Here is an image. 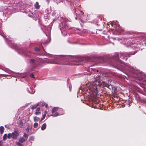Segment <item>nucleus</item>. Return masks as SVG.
<instances>
[{"label":"nucleus","instance_id":"f257e3e1","mask_svg":"<svg viewBox=\"0 0 146 146\" xmlns=\"http://www.w3.org/2000/svg\"><path fill=\"white\" fill-rule=\"evenodd\" d=\"M100 81L99 79L95 80L92 83H88L86 85V90L88 93V95L91 97H94L97 94V87L99 86L100 85Z\"/></svg>","mask_w":146,"mask_h":146},{"label":"nucleus","instance_id":"f03ea898","mask_svg":"<svg viewBox=\"0 0 146 146\" xmlns=\"http://www.w3.org/2000/svg\"><path fill=\"white\" fill-rule=\"evenodd\" d=\"M68 58V56H58L57 57V59L56 61L53 62H52L53 64H68V63L67 62H63L62 61H67V59Z\"/></svg>","mask_w":146,"mask_h":146},{"label":"nucleus","instance_id":"7ed1b4c3","mask_svg":"<svg viewBox=\"0 0 146 146\" xmlns=\"http://www.w3.org/2000/svg\"><path fill=\"white\" fill-rule=\"evenodd\" d=\"M63 110L62 109H59L57 107H54L52 110V114L49 116H52L54 117H56L58 115L62 114L63 113H60V111H62Z\"/></svg>","mask_w":146,"mask_h":146},{"label":"nucleus","instance_id":"20e7f679","mask_svg":"<svg viewBox=\"0 0 146 146\" xmlns=\"http://www.w3.org/2000/svg\"><path fill=\"white\" fill-rule=\"evenodd\" d=\"M19 134L17 132H14L12 133H9L8 135V138L9 139L12 138L13 139H16Z\"/></svg>","mask_w":146,"mask_h":146},{"label":"nucleus","instance_id":"39448f33","mask_svg":"<svg viewBox=\"0 0 146 146\" xmlns=\"http://www.w3.org/2000/svg\"><path fill=\"white\" fill-rule=\"evenodd\" d=\"M100 83H101L100 84H101L103 86H106L109 89H110V86L109 85V84H107V83L105 82H102V83H101V82H100Z\"/></svg>","mask_w":146,"mask_h":146},{"label":"nucleus","instance_id":"423d86ee","mask_svg":"<svg viewBox=\"0 0 146 146\" xmlns=\"http://www.w3.org/2000/svg\"><path fill=\"white\" fill-rule=\"evenodd\" d=\"M41 113L40 111V107H38L36 110V112L35 113V114L36 115H38Z\"/></svg>","mask_w":146,"mask_h":146},{"label":"nucleus","instance_id":"0eeeda50","mask_svg":"<svg viewBox=\"0 0 146 146\" xmlns=\"http://www.w3.org/2000/svg\"><path fill=\"white\" fill-rule=\"evenodd\" d=\"M35 8L38 9L40 8V5H39L38 3L37 2L35 5Z\"/></svg>","mask_w":146,"mask_h":146},{"label":"nucleus","instance_id":"6e6552de","mask_svg":"<svg viewBox=\"0 0 146 146\" xmlns=\"http://www.w3.org/2000/svg\"><path fill=\"white\" fill-rule=\"evenodd\" d=\"M46 123H44L42 125V126L41 127V129L42 130H44L46 129Z\"/></svg>","mask_w":146,"mask_h":146},{"label":"nucleus","instance_id":"1a4fd4ad","mask_svg":"<svg viewBox=\"0 0 146 146\" xmlns=\"http://www.w3.org/2000/svg\"><path fill=\"white\" fill-rule=\"evenodd\" d=\"M4 128L3 126L0 127V132L1 134H2L4 132Z\"/></svg>","mask_w":146,"mask_h":146},{"label":"nucleus","instance_id":"9d476101","mask_svg":"<svg viewBox=\"0 0 146 146\" xmlns=\"http://www.w3.org/2000/svg\"><path fill=\"white\" fill-rule=\"evenodd\" d=\"M19 140V141L21 143H23L25 141V139L23 137L20 138Z\"/></svg>","mask_w":146,"mask_h":146},{"label":"nucleus","instance_id":"9b49d317","mask_svg":"<svg viewBox=\"0 0 146 146\" xmlns=\"http://www.w3.org/2000/svg\"><path fill=\"white\" fill-rule=\"evenodd\" d=\"M40 120V118L37 117H34V120L35 121H38Z\"/></svg>","mask_w":146,"mask_h":146},{"label":"nucleus","instance_id":"f8f14e48","mask_svg":"<svg viewBox=\"0 0 146 146\" xmlns=\"http://www.w3.org/2000/svg\"><path fill=\"white\" fill-rule=\"evenodd\" d=\"M7 137H8V135L7 134H5L3 137V140L4 141H5L7 139Z\"/></svg>","mask_w":146,"mask_h":146},{"label":"nucleus","instance_id":"ddd939ff","mask_svg":"<svg viewBox=\"0 0 146 146\" xmlns=\"http://www.w3.org/2000/svg\"><path fill=\"white\" fill-rule=\"evenodd\" d=\"M47 113V111H45V112H44V114L42 117L41 118V121L42 120H43L44 119Z\"/></svg>","mask_w":146,"mask_h":146},{"label":"nucleus","instance_id":"4468645a","mask_svg":"<svg viewBox=\"0 0 146 146\" xmlns=\"http://www.w3.org/2000/svg\"><path fill=\"white\" fill-rule=\"evenodd\" d=\"M31 91H29V92L31 94H33L35 92V90L33 89V88H31Z\"/></svg>","mask_w":146,"mask_h":146},{"label":"nucleus","instance_id":"2eb2a0df","mask_svg":"<svg viewBox=\"0 0 146 146\" xmlns=\"http://www.w3.org/2000/svg\"><path fill=\"white\" fill-rule=\"evenodd\" d=\"M38 125V124L37 123H35L34 124V126L35 128H37Z\"/></svg>","mask_w":146,"mask_h":146},{"label":"nucleus","instance_id":"dca6fc26","mask_svg":"<svg viewBox=\"0 0 146 146\" xmlns=\"http://www.w3.org/2000/svg\"><path fill=\"white\" fill-rule=\"evenodd\" d=\"M38 106V104L37 105H35L34 106H33L32 107V109H34L36 108Z\"/></svg>","mask_w":146,"mask_h":146},{"label":"nucleus","instance_id":"f3484780","mask_svg":"<svg viewBox=\"0 0 146 146\" xmlns=\"http://www.w3.org/2000/svg\"><path fill=\"white\" fill-rule=\"evenodd\" d=\"M16 144L19 146H23L19 142H16Z\"/></svg>","mask_w":146,"mask_h":146},{"label":"nucleus","instance_id":"a211bd4d","mask_svg":"<svg viewBox=\"0 0 146 146\" xmlns=\"http://www.w3.org/2000/svg\"><path fill=\"white\" fill-rule=\"evenodd\" d=\"M24 137L26 138L27 139L28 137V135L26 133H24L23 135Z\"/></svg>","mask_w":146,"mask_h":146},{"label":"nucleus","instance_id":"6ab92c4d","mask_svg":"<svg viewBox=\"0 0 146 146\" xmlns=\"http://www.w3.org/2000/svg\"><path fill=\"white\" fill-rule=\"evenodd\" d=\"M35 50L37 51H38L39 50V49L38 48H36Z\"/></svg>","mask_w":146,"mask_h":146},{"label":"nucleus","instance_id":"aec40b11","mask_svg":"<svg viewBox=\"0 0 146 146\" xmlns=\"http://www.w3.org/2000/svg\"><path fill=\"white\" fill-rule=\"evenodd\" d=\"M30 76L33 78H34V75L33 74H31L30 75Z\"/></svg>","mask_w":146,"mask_h":146},{"label":"nucleus","instance_id":"412c9836","mask_svg":"<svg viewBox=\"0 0 146 146\" xmlns=\"http://www.w3.org/2000/svg\"><path fill=\"white\" fill-rule=\"evenodd\" d=\"M0 146H2V143L1 141H0Z\"/></svg>","mask_w":146,"mask_h":146},{"label":"nucleus","instance_id":"4be33fe9","mask_svg":"<svg viewBox=\"0 0 146 146\" xmlns=\"http://www.w3.org/2000/svg\"><path fill=\"white\" fill-rule=\"evenodd\" d=\"M42 63H44L46 62V60H44L41 62Z\"/></svg>","mask_w":146,"mask_h":146},{"label":"nucleus","instance_id":"5701e85b","mask_svg":"<svg viewBox=\"0 0 146 146\" xmlns=\"http://www.w3.org/2000/svg\"><path fill=\"white\" fill-rule=\"evenodd\" d=\"M123 54H122L120 56V57L121 58H123Z\"/></svg>","mask_w":146,"mask_h":146},{"label":"nucleus","instance_id":"b1692460","mask_svg":"<svg viewBox=\"0 0 146 146\" xmlns=\"http://www.w3.org/2000/svg\"><path fill=\"white\" fill-rule=\"evenodd\" d=\"M31 61L32 62H34L35 61L34 60L32 59L31 60Z\"/></svg>","mask_w":146,"mask_h":146},{"label":"nucleus","instance_id":"393cba45","mask_svg":"<svg viewBox=\"0 0 146 146\" xmlns=\"http://www.w3.org/2000/svg\"><path fill=\"white\" fill-rule=\"evenodd\" d=\"M48 107V105L47 104H46L45 106V107L46 108H47Z\"/></svg>","mask_w":146,"mask_h":146},{"label":"nucleus","instance_id":"a878e982","mask_svg":"<svg viewBox=\"0 0 146 146\" xmlns=\"http://www.w3.org/2000/svg\"><path fill=\"white\" fill-rule=\"evenodd\" d=\"M26 131H29V130L28 129H27Z\"/></svg>","mask_w":146,"mask_h":146},{"label":"nucleus","instance_id":"bb28decb","mask_svg":"<svg viewBox=\"0 0 146 146\" xmlns=\"http://www.w3.org/2000/svg\"><path fill=\"white\" fill-rule=\"evenodd\" d=\"M5 127H7V126H6V125H5Z\"/></svg>","mask_w":146,"mask_h":146}]
</instances>
